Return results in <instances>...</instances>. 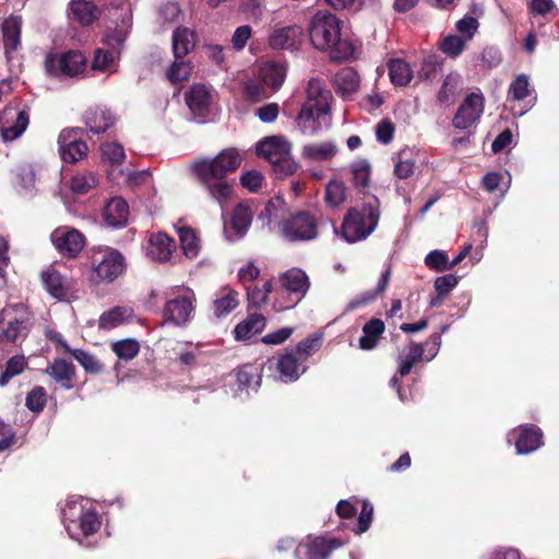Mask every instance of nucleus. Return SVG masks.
Masks as SVG:
<instances>
[{"mask_svg":"<svg viewBox=\"0 0 559 559\" xmlns=\"http://www.w3.org/2000/svg\"><path fill=\"white\" fill-rule=\"evenodd\" d=\"M457 284V276L445 274L435 280L433 287L440 296H447Z\"/></svg>","mask_w":559,"mask_h":559,"instance_id":"64","label":"nucleus"},{"mask_svg":"<svg viewBox=\"0 0 559 559\" xmlns=\"http://www.w3.org/2000/svg\"><path fill=\"white\" fill-rule=\"evenodd\" d=\"M483 185L488 192H499L504 195L511 185V175L509 173H488L483 178Z\"/></svg>","mask_w":559,"mask_h":559,"instance_id":"45","label":"nucleus"},{"mask_svg":"<svg viewBox=\"0 0 559 559\" xmlns=\"http://www.w3.org/2000/svg\"><path fill=\"white\" fill-rule=\"evenodd\" d=\"M26 366L27 362L23 355L11 357L7 361L5 368L0 376V386H5L13 377L21 374Z\"/></svg>","mask_w":559,"mask_h":559,"instance_id":"50","label":"nucleus"},{"mask_svg":"<svg viewBox=\"0 0 559 559\" xmlns=\"http://www.w3.org/2000/svg\"><path fill=\"white\" fill-rule=\"evenodd\" d=\"M50 239L55 248L64 257H76L85 246V237L74 228L60 226L56 228Z\"/></svg>","mask_w":559,"mask_h":559,"instance_id":"15","label":"nucleus"},{"mask_svg":"<svg viewBox=\"0 0 559 559\" xmlns=\"http://www.w3.org/2000/svg\"><path fill=\"white\" fill-rule=\"evenodd\" d=\"M264 326L265 318L260 313H253L236 325L234 330L235 338L237 341H247L260 333Z\"/></svg>","mask_w":559,"mask_h":559,"instance_id":"35","label":"nucleus"},{"mask_svg":"<svg viewBox=\"0 0 559 559\" xmlns=\"http://www.w3.org/2000/svg\"><path fill=\"white\" fill-rule=\"evenodd\" d=\"M380 211L378 201L367 203L358 209H350L342 224V236L347 242H357L366 239L379 223Z\"/></svg>","mask_w":559,"mask_h":559,"instance_id":"5","label":"nucleus"},{"mask_svg":"<svg viewBox=\"0 0 559 559\" xmlns=\"http://www.w3.org/2000/svg\"><path fill=\"white\" fill-rule=\"evenodd\" d=\"M336 91L343 97H349L359 87V76L353 68H344L335 75Z\"/></svg>","mask_w":559,"mask_h":559,"instance_id":"39","label":"nucleus"},{"mask_svg":"<svg viewBox=\"0 0 559 559\" xmlns=\"http://www.w3.org/2000/svg\"><path fill=\"white\" fill-rule=\"evenodd\" d=\"M115 122V116L108 109L95 108L85 114V124L93 134L108 130Z\"/></svg>","mask_w":559,"mask_h":559,"instance_id":"31","label":"nucleus"},{"mask_svg":"<svg viewBox=\"0 0 559 559\" xmlns=\"http://www.w3.org/2000/svg\"><path fill=\"white\" fill-rule=\"evenodd\" d=\"M72 355L86 371L91 373L102 371V364L93 355L81 349L73 350Z\"/></svg>","mask_w":559,"mask_h":559,"instance_id":"63","label":"nucleus"},{"mask_svg":"<svg viewBox=\"0 0 559 559\" xmlns=\"http://www.w3.org/2000/svg\"><path fill=\"white\" fill-rule=\"evenodd\" d=\"M421 360H425L424 345L411 343L407 347V350L400 353L397 356L399 374L401 377L408 374L414 365Z\"/></svg>","mask_w":559,"mask_h":559,"instance_id":"37","label":"nucleus"},{"mask_svg":"<svg viewBox=\"0 0 559 559\" xmlns=\"http://www.w3.org/2000/svg\"><path fill=\"white\" fill-rule=\"evenodd\" d=\"M133 318V309L129 306H116L102 313L98 319V328L112 330L130 322Z\"/></svg>","mask_w":559,"mask_h":559,"instance_id":"27","label":"nucleus"},{"mask_svg":"<svg viewBox=\"0 0 559 559\" xmlns=\"http://www.w3.org/2000/svg\"><path fill=\"white\" fill-rule=\"evenodd\" d=\"M308 32L313 47L328 51L333 60H346L355 53V45L342 33L341 20L330 12H317L309 23Z\"/></svg>","mask_w":559,"mask_h":559,"instance_id":"3","label":"nucleus"},{"mask_svg":"<svg viewBox=\"0 0 559 559\" xmlns=\"http://www.w3.org/2000/svg\"><path fill=\"white\" fill-rule=\"evenodd\" d=\"M47 373L64 388L70 389L72 386L71 380L74 374V369L71 362L64 359H57L47 368Z\"/></svg>","mask_w":559,"mask_h":559,"instance_id":"43","label":"nucleus"},{"mask_svg":"<svg viewBox=\"0 0 559 559\" xmlns=\"http://www.w3.org/2000/svg\"><path fill=\"white\" fill-rule=\"evenodd\" d=\"M509 97L522 102L532 93L530 78L526 74H519L509 86Z\"/></svg>","mask_w":559,"mask_h":559,"instance_id":"52","label":"nucleus"},{"mask_svg":"<svg viewBox=\"0 0 559 559\" xmlns=\"http://www.w3.org/2000/svg\"><path fill=\"white\" fill-rule=\"evenodd\" d=\"M190 72L191 66L189 62L175 58V61L167 70L166 75L171 83H177L187 80Z\"/></svg>","mask_w":559,"mask_h":559,"instance_id":"58","label":"nucleus"},{"mask_svg":"<svg viewBox=\"0 0 559 559\" xmlns=\"http://www.w3.org/2000/svg\"><path fill=\"white\" fill-rule=\"evenodd\" d=\"M390 276H391V271H390V269H386L382 273L377 287L372 290L365 292L357 298L353 299L348 304L347 309L353 310V309H356L358 307L365 306V305L373 301L380 294H382L385 290L389 280H390Z\"/></svg>","mask_w":559,"mask_h":559,"instance_id":"44","label":"nucleus"},{"mask_svg":"<svg viewBox=\"0 0 559 559\" xmlns=\"http://www.w3.org/2000/svg\"><path fill=\"white\" fill-rule=\"evenodd\" d=\"M336 152V145L331 141L312 142L302 147L301 156L310 163H320L331 160Z\"/></svg>","mask_w":559,"mask_h":559,"instance_id":"29","label":"nucleus"},{"mask_svg":"<svg viewBox=\"0 0 559 559\" xmlns=\"http://www.w3.org/2000/svg\"><path fill=\"white\" fill-rule=\"evenodd\" d=\"M484 98L480 94L472 93L466 96L453 118V126L457 129H468L481 116Z\"/></svg>","mask_w":559,"mask_h":559,"instance_id":"17","label":"nucleus"},{"mask_svg":"<svg viewBox=\"0 0 559 559\" xmlns=\"http://www.w3.org/2000/svg\"><path fill=\"white\" fill-rule=\"evenodd\" d=\"M346 199L345 187L341 181L332 180L325 188V202L331 207L340 206Z\"/></svg>","mask_w":559,"mask_h":559,"instance_id":"53","label":"nucleus"},{"mask_svg":"<svg viewBox=\"0 0 559 559\" xmlns=\"http://www.w3.org/2000/svg\"><path fill=\"white\" fill-rule=\"evenodd\" d=\"M331 92L318 79H311L307 85V99L304 106L316 107L319 115L330 110Z\"/></svg>","mask_w":559,"mask_h":559,"instance_id":"25","label":"nucleus"},{"mask_svg":"<svg viewBox=\"0 0 559 559\" xmlns=\"http://www.w3.org/2000/svg\"><path fill=\"white\" fill-rule=\"evenodd\" d=\"M321 344V335L313 334L302 342H300L296 350L294 352L296 355H299L300 358L305 361L307 360L313 353H316Z\"/></svg>","mask_w":559,"mask_h":559,"instance_id":"60","label":"nucleus"},{"mask_svg":"<svg viewBox=\"0 0 559 559\" xmlns=\"http://www.w3.org/2000/svg\"><path fill=\"white\" fill-rule=\"evenodd\" d=\"M257 152L269 160L278 177L293 175L298 168L292 156V144L282 135L264 138L257 144Z\"/></svg>","mask_w":559,"mask_h":559,"instance_id":"6","label":"nucleus"},{"mask_svg":"<svg viewBox=\"0 0 559 559\" xmlns=\"http://www.w3.org/2000/svg\"><path fill=\"white\" fill-rule=\"evenodd\" d=\"M43 284L46 290L55 298L62 299L67 295L68 280L57 270L49 267L41 273Z\"/></svg>","mask_w":559,"mask_h":559,"instance_id":"34","label":"nucleus"},{"mask_svg":"<svg viewBox=\"0 0 559 559\" xmlns=\"http://www.w3.org/2000/svg\"><path fill=\"white\" fill-rule=\"evenodd\" d=\"M62 521L69 536L79 544L91 547L87 542L102 526V518L94 503L82 496H70L62 508Z\"/></svg>","mask_w":559,"mask_h":559,"instance_id":"4","label":"nucleus"},{"mask_svg":"<svg viewBox=\"0 0 559 559\" xmlns=\"http://www.w3.org/2000/svg\"><path fill=\"white\" fill-rule=\"evenodd\" d=\"M16 187L21 194H32L35 188V171L29 165L16 168Z\"/></svg>","mask_w":559,"mask_h":559,"instance_id":"49","label":"nucleus"},{"mask_svg":"<svg viewBox=\"0 0 559 559\" xmlns=\"http://www.w3.org/2000/svg\"><path fill=\"white\" fill-rule=\"evenodd\" d=\"M102 156L112 166L119 165L124 159V150L117 142H107L100 146Z\"/></svg>","mask_w":559,"mask_h":559,"instance_id":"57","label":"nucleus"},{"mask_svg":"<svg viewBox=\"0 0 559 559\" xmlns=\"http://www.w3.org/2000/svg\"><path fill=\"white\" fill-rule=\"evenodd\" d=\"M103 216L108 225L122 227L128 221L129 206L122 198H112L107 202Z\"/></svg>","mask_w":559,"mask_h":559,"instance_id":"30","label":"nucleus"},{"mask_svg":"<svg viewBox=\"0 0 559 559\" xmlns=\"http://www.w3.org/2000/svg\"><path fill=\"white\" fill-rule=\"evenodd\" d=\"M21 19L10 16L5 19L1 25L4 53L8 61L14 58L15 52L21 46Z\"/></svg>","mask_w":559,"mask_h":559,"instance_id":"23","label":"nucleus"},{"mask_svg":"<svg viewBox=\"0 0 559 559\" xmlns=\"http://www.w3.org/2000/svg\"><path fill=\"white\" fill-rule=\"evenodd\" d=\"M280 234L290 242L312 240L318 236L317 221L307 212H298L280 224Z\"/></svg>","mask_w":559,"mask_h":559,"instance_id":"11","label":"nucleus"},{"mask_svg":"<svg viewBox=\"0 0 559 559\" xmlns=\"http://www.w3.org/2000/svg\"><path fill=\"white\" fill-rule=\"evenodd\" d=\"M463 85V79L457 73H450L445 76L441 90L438 93V100L445 106L451 105Z\"/></svg>","mask_w":559,"mask_h":559,"instance_id":"41","label":"nucleus"},{"mask_svg":"<svg viewBox=\"0 0 559 559\" xmlns=\"http://www.w3.org/2000/svg\"><path fill=\"white\" fill-rule=\"evenodd\" d=\"M180 245L183 254L188 259H195L200 252V241L193 229L182 227L178 230Z\"/></svg>","mask_w":559,"mask_h":559,"instance_id":"47","label":"nucleus"},{"mask_svg":"<svg viewBox=\"0 0 559 559\" xmlns=\"http://www.w3.org/2000/svg\"><path fill=\"white\" fill-rule=\"evenodd\" d=\"M353 182L356 187L365 188L369 182L370 166L366 160H358L352 165Z\"/></svg>","mask_w":559,"mask_h":559,"instance_id":"62","label":"nucleus"},{"mask_svg":"<svg viewBox=\"0 0 559 559\" xmlns=\"http://www.w3.org/2000/svg\"><path fill=\"white\" fill-rule=\"evenodd\" d=\"M343 545L335 537L307 536L296 548V557L304 555L306 559H329L333 550Z\"/></svg>","mask_w":559,"mask_h":559,"instance_id":"14","label":"nucleus"},{"mask_svg":"<svg viewBox=\"0 0 559 559\" xmlns=\"http://www.w3.org/2000/svg\"><path fill=\"white\" fill-rule=\"evenodd\" d=\"M29 331V314L27 308L22 305H13L3 308L0 312V341L20 343Z\"/></svg>","mask_w":559,"mask_h":559,"instance_id":"9","label":"nucleus"},{"mask_svg":"<svg viewBox=\"0 0 559 559\" xmlns=\"http://www.w3.org/2000/svg\"><path fill=\"white\" fill-rule=\"evenodd\" d=\"M391 82L395 86H405L413 79V70L402 59H392L388 63Z\"/></svg>","mask_w":559,"mask_h":559,"instance_id":"42","label":"nucleus"},{"mask_svg":"<svg viewBox=\"0 0 559 559\" xmlns=\"http://www.w3.org/2000/svg\"><path fill=\"white\" fill-rule=\"evenodd\" d=\"M280 284L286 296H277L273 302L276 311L296 307L306 296L310 282L305 271L293 267L280 275Z\"/></svg>","mask_w":559,"mask_h":559,"instance_id":"7","label":"nucleus"},{"mask_svg":"<svg viewBox=\"0 0 559 559\" xmlns=\"http://www.w3.org/2000/svg\"><path fill=\"white\" fill-rule=\"evenodd\" d=\"M59 153L63 162L75 163L87 153V145L79 139L75 130L64 129L58 138Z\"/></svg>","mask_w":559,"mask_h":559,"instance_id":"19","label":"nucleus"},{"mask_svg":"<svg viewBox=\"0 0 559 559\" xmlns=\"http://www.w3.org/2000/svg\"><path fill=\"white\" fill-rule=\"evenodd\" d=\"M29 122L28 112L19 104H10L0 114V131L4 142L14 141L26 130Z\"/></svg>","mask_w":559,"mask_h":559,"instance_id":"12","label":"nucleus"},{"mask_svg":"<svg viewBox=\"0 0 559 559\" xmlns=\"http://www.w3.org/2000/svg\"><path fill=\"white\" fill-rule=\"evenodd\" d=\"M259 75L265 85L278 90L285 80L286 69L278 63L267 62L260 68Z\"/></svg>","mask_w":559,"mask_h":559,"instance_id":"40","label":"nucleus"},{"mask_svg":"<svg viewBox=\"0 0 559 559\" xmlns=\"http://www.w3.org/2000/svg\"><path fill=\"white\" fill-rule=\"evenodd\" d=\"M275 366L278 372V379L286 383L296 381L306 370L305 366L299 362L297 355L293 350L282 355Z\"/></svg>","mask_w":559,"mask_h":559,"instance_id":"26","label":"nucleus"},{"mask_svg":"<svg viewBox=\"0 0 559 559\" xmlns=\"http://www.w3.org/2000/svg\"><path fill=\"white\" fill-rule=\"evenodd\" d=\"M87 59L79 50L50 52L45 58V70L57 79L78 78L86 70Z\"/></svg>","mask_w":559,"mask_h":559,"instance_id":"10","label":"nucleus"},{"mask_svg":"<svg viewBox=\"0 0 559 559\" xmlns=\"http://www.w3.org/2000/svg\"><path fill=\"white\" fill-rule=\"evenodd\" d=\"M514 440L518 454H528L543 444L542 430L533 425L520 426L508 435V441Z\"/></svg>","mask_w":559,"mask_h":559,"instance_id":"18","label":"nucleus"},{"mask_svg":"<svg viewBox=\"0 0 559 559\" xmlns=\"http://www.w3.org/2000/svg\"><path fill=\"white\" fill-rule=\"evenodd\" d=\"M70 17L81 25H91L98 19L99 12L97 7L86 0H73L70 3Z\"/></svg>","mask_w":559,"mask_h":559,"instance_id":"32","label":"nucleus"},{"mask_svg":"<svg viewBox=\"0 0 559 559\" xmlns=\"http://www.w3.org/2000/svg\"><path fill=\"white\" fill-rule=\"evenodd\" d=\"M195 296L192 289L183 288L181 292L170 298L164 308L166 319L175 325L187 323L194 310Z\"/></svg>","mask_w":559,"mask_h":559,"instance_id":"13","label":"nucleus"},{"mask_svg":"<svg viewBox=\"0 0 559 559\" xmlns=\"http://www.w3.org/2000/svg\"><path fill=\"white\" fill-rule=\"evenodd\" d=\"M302 34L298 25L276 27L270 33L267 43L275 50H294L300 45Z\"/></svg>","mask_w":559,"mask_h":559,"instance_id":"20","label":"nucleus"},{"mask_svg":"<svg viewBox=\"0 0 559 559\" xmlns=\"http://www.w3.org/2000/svg\"><path fill=\"white\" fill-rule=\"evenodd\" d=\"M175 248L174 239L167 234L159 231L150 236L146 253L152 260L166 262L170 259Z\"/></svg>","mask_w":559,"mask_h":559,"instance_id":"24","label":"nucleus"},{"mask_svg":"<svg viewBox=\"0 0 559 559\" xmlns=\"http://www.w3.org/2000/svg\"><path fill=\"white\" fill-rule=\"evenodd\" d=\"M419 155L412 148H404L394 158V174L400 179H407L414 174Z\"/></svg>","mask_w":559,"mask_h":559,"instance_id":"36","label":"nucleus"},{"mask_svg":"<svg viewBox=\"0 0 559 559\" xmlns=\"http://www.w3.org/2000/svg\"><path fill=\"white\" fill-rule=\"evenodd\" d=\"M286 211V203L283 198L275 197L271 199L265 205L264 210L259 215V219L264 222L269 227L282 218Z\"/></svg>","mask_w":559,"mask_h":559,"instance_id":"46","label":"nucleus"},{"mask_svg":"<svg viewBox=\"0 0 559 559\" xmlns=\"http://www.w3.org/2000/svg\"><path fill=\"white\" fill-rule=\"evenodd\" d=\"M466 43V39H464L462 36L449 35L441 40L440 49L447 56L456 58L464 50Z\"/></svg>","mask_w":559,"mask_h":559,"instance_id":"54","label":"nucleus"},{"mask_svg":"<svg viewBox=\"0 0 559 559\" xmlns=\"http://www.w3.org/2000/svg\"><path fill=\"white\" fill-rule=\"evenodd\" d=\"M425 264L436 272L452 270V265H450L447 253L441 250L430 251L425 258Z\"/></svg>","mask_w":559,"mask_h":559,"instance_id":"56","label":"nucleus"},{"mask_svg":"<svg viewBox=\"0 0 559 559\" xmlns=\"http://www.w3.org/2000/svg\"><path fill=\"white\" fill-rule=\"evenodd\" d=\"M383 332V321L380 319H371L362 328V335L359 338V347L364 350L373 349Z\"/></svg>","mask_w":559,"mask_h":559,"instance_id":"38","label":"nucleus"},{"mask_svg":"<svg viewBox=\"0 0 559 559\" xmlns=\"http://www.w3.org/2000/svg\"><path fill=\"white\" fill-rule=\"evenodd\" d=\"M106 10L108 23L103 38L105 48L94 51L92 70L115 73L132 28V12L130 4L124 1L110 3Z\"/></svg>","mask_w":559,"mask_h":559,"instance_id":"1","label":"nucleus"},{"mask_svg":"<svg viewBox=\"0 0 559 559\" xmlns=\"http://www.w3.org/2000/svg\"><path fill=\"white\" fill-rule=\"evenodd\" d=\"M252 33L253 31L250 25L238 26L230 38L231 48L237 52L242 51L251 38Z\"/></svg>","mask_w":559,"mask_h":559,"instance_id":"61","label":"nucleus"},{"mask_svg":"<svg viewBox=\"0 0 559 559\" xmlns=\"http://www.w3.org/2000/svg\"><path fill=\"white\" fill-rule=\"evenodd\" d=\"M253 212L249 205L240 203L235 206L228 223L224 224V235L227 240L236 241L243 238L252 222Z\"/></svg>","mask_w":559,"mask_h":559,"instance_id":"16","label":"nucleus"},{"mask_svg":"<svg viewBox=\"0 0 559 559\" xmlns=\"http://www.w3.org/2000/svg\"><path fill=\"white\" fill-rule=\"evenodd\" d=\"M111 350L121 360H131L140 352V344L135 338H123L111 344Z\"/></svg>","mask_w":559,"mask_h":559,"instance_id":"48","label":"nucleus"},{"mask_svg":"<svg viewBox=\"0 0 559 559\" xmlns=\"http://www.w3.org/2000/svg\"><path fill=\"white\" fill-rule=\"evenodd\" d=\"M241 164V156L235 148L222 151L214 158H201L190 165L191 171L206 189L213 200L223 206L233 194L231 186L225 180L228 173Z\"/></svg>","mask_w":559,"mask_h":559,"instance_id":"2","label":"nucleus"},{"mask_svg":"<svg viewBox=\"0 0 559 559\" xmlns=\"http://www.w3.org/2000/svg\"><path fill=\"white\" fill-rule=\"evenodd\" d=\"M97 185L94 174H78L72 177L70 188L74 193L84 194Z\"/></svg>","mask_w":559,"mask_h":559,"instance_id":"55","label":"nucleus"},{"mask_svg":"<svg viewBox=\"0 0 559 559\" xmlns=\"http://www.w3.org/2000/svg\"><path fill=\"white\" fill-rule=\"evenodd\" d=\"M273 284L271 281L263 283L261 287H247V296L249 306L252 308H261L266 304L267 296L272 293Z\"/></svg>","mask_w":559,"mask_h":559,"instance_id":"51","label":"nucleus"},{"mask_svg":"<svg viewBox=\"0 0 559 559\" xmlns=\"http://www.w3.org/2000/svg\"><path fill=\"white\" fill-rule=\"evenodd\" d=\"M47 402V394L44 388H34L26 396V407L34 412L39 413L44 409Z\"/></svg>","mask_w":559,"mask_h":559,"instance_id":"59","label":"nucleus"},{"mask_svg":"<svg viewBox=\"0 0 559 559\" xmlns=\"http://www.w3.org/2000/svg\"><path fill=\"white\" fill-rule=\"evenodd\" d=\"M91 263V278L97 284L114 282L126 269V262L122 254L116 249L109 247L93 250Z\"/></svg>","mask_w":559,"mask_h":559,"instance_id":"8","label":"nucleus"},{"mask_svg":"<svg viewBox=\"0 0 559 559\" xmlns=\"http://www.w3.org/2000/svg\"><path fill=\"white\" fill-rule=\"evenodd\" d=\"M329 123V111L319 115L316 107L304 106L296 119V124L301 133L312 135L322 130Z\"/></svg>","mask_w":559,"mask_h":559,"instance_id":"22","label":"nucleus"},{"mask_svg":"<svg viewBox=\"0 0 559 559\" xmlns=\"http://www.w3.org/2000/svg\"><path fill=\"white\" fill-rule=\"evenodd\" d=\"M239 305V293L231 287H222L213 301V312L215 317L222 318L234 311Z\"/></svg>","mask_w":559,"mask_h":559,"instance_id":"28","label":"nucleus"},{"mask_svg":"<svg viewBox=\"0 0 559 559\" xmlns=\"http://www.w3.org/2000/svg\"><path fill=\"white\" fill-rule=\"evenodd\" d=\"M195 33L188 27H179L173 34V51L177 59H182L195 46Z\"/></svg>","mask_w":559,"mask_h":559,"instance_id":"33","label":"nucleus"},{"mask_svg":"<svg viewBox=\"0 0 559 559\" xmlns=\"http://www.w3.org/2000/svg\"><path fill=\"white\" fill-rule=\"evenodd\" d=\"M186 103L195 118L202 120L212 110V94L202 84H195L186 93Z\"/></svg>","mask_w":559,"mask_h":559,"instance_id":"21","label":"nucleus"}]
</instances>
